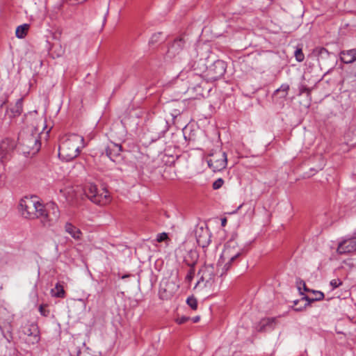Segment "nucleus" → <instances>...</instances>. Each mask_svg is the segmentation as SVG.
Segmentation results:
<instances>
[{
    "instance_id": "1",
    "label": "nucleus",
    "mask_w": 356,
    "mask_h": 356,
    "mask_svg": "<svg viewBox=\"0 0 356 356\" xmlns=\"http://www.w3.org/2000/svg\"><path fill=\"white\" fill-rule=\"evenodd\" d=\"M85 147L83 136L72 134L64 135L60 138L58 157L65 162H70L76 159Z\"/></svg>"
},
{
    "instance_id": "2",
    "label": "nucleus",
    "mask_w": 356,
    "mask_h": 356,
    "mask_svg": "<svg viewBox=\"0 0 356 356\" xmlns=\"http://www.w3.org/2000/svg\"><path fill=\"white\" fill-rule=\"evenodd\" d=\"M244 253V248L239 246L234 238L227 241L217 263L220 275L226 274L233 266L238 264Z\"/></svg>"
},
{
    "instance_id": "3",
    "label": "nucleus",
    "mask_w": 356,
    "mask_h": 356,
    "mask_svg": "<svg viewBox=\"0 0 356 356\" xmlns=\"http://www.w3.org/2000/svg\"><path fill=\"white\" fill-rule=\"evenodd\" d=\"M34 217L31 220L39 219L44 227L54 226L59 220L60 211L58 206L54 202L46 204L37 200L34 209Z\"/></svg>"
},
{
    "instance_id": "4",
    "label": "nucleus",
    "mask_w": 356,
    "mask_h": 356,
    "mask_svg": "<svg viewBox=\"0 0 356 356\" xmlns=\"http://www.w3.org/2000/svg\"><path fill=\"white\" fill-rule=\"evenodd\" d=\"M84 193L87 197L96 204L105 205L111 202L108 191L105 188H99L95 184H86L84 186Z\"/></svg>"
},
{
    "instance_id": "5",
    "label": "nucleus",
    "mask_w": 356,
    "mask_h": 356,
    "mask_svg": "<svg viewBox=\"0 0 356 356\" xmlns=\"http://www.w3.org/2000/svg\"><path fill=\"white\" fill-rule=\"evenodd\" d=\"M19 337L25 339L26 342L29 345H34L40 341V332L37 323L23 320L18 330Z\"/></svg>"
},
{
    "instance_id": "6",
    "label": "nucleus",
    "mask_w": 356,
    "mask_h": 356,
    "mask_svg": "<svg viewBox=\"0 0 356 356\" xmlns=\"http://www.w3.org/2000/svg\"><path fill=\"white\" fill-rule=\"evenodd\" d=\"M200 278L194 286L195 289L211 288L215 280V268L212 264L203 266L199 270Z\"/></svg>"
},
{
    "instance_id": "7",
    "label": "nucleus",
    "mask_w": 356,
    "mask_h": 356,
    "mask_svg": "<svg viewBox=\"0 0 356 356\" xmlns=\"http://www.w3.org/2000/svg\"><path fill=\"white\" fill-rule=\"evenodd\" d=\"M207 162L213 172H220L227 167V154L221 149H216L207 156Z\"/></svg>"
},
{
    "instance_id": "8",
    "label": "nucleus",
    "mask_w": 356,
    "mask_h": 356,
    "mask_svg": "<svg viewBox=\"0 0 356 356\" xmlns=\"http://www.w3.org/2000/svg\"><path fill=\"white\" fill-rule=\"evenodd\" d=\"M19 140L24 154L33 155L40 148V143L38 135L27 134L24 136V134H20Z\"/></svg>"
},
{
    "instance_id": "9",
    "label": "nucleus",
    "mask_w": 356,
    "mask_h": 356,
    "mask_svg": "<svg viewBox=\"0 0 356 356\" xmlns=\"http://www.w3.org/2000/svg\"><path fill=\"white\" fill-rule=\"evenodd\" d=\"M226 69V63L223 60H217L207 69L204 76L208 81H215L223 76Z\"/></svg>"
},
{
    "instance_id": "10",
    "label": "nucleus",
    "mask_w": 356,
    "mask_h": 356,
    "mask_svg": "<svg viewBox=\"0 0 356 356\" xmlns=\"http://www.w3.org/2000/svg\"><path fill=\"white\" fill-rule=\"evenodd\" d=\"M186 42L182 38L175 39L170 45L166 52V57L170 59H181L184 54H186Z\"/></svg>"
},
{
    "instance_id": "11",
    "label": "nucleus",
    "mask_w": 356,
    "mask_h": 356,
    "mask_svg": "<svg viewBox=\"0 0 356 356\" xmlns=\"http://www.w3.org/2000/svg\"><path fill=\"white\" fill-rule=\"evenodd\" d=\"M37 200L33 197L22 199L19 202V207L22 215L29 220L34 217V209Z\"/></svg>"
},
{
    "instance_id": "12",
    "label": "nucleus",
    "mask_w": 356,
    "mask_h": 356,
    "mask_svg": "<svg viewBox=\"0 0 356 356\" xmlns=\"http://www.w3.org/2000/svg\"><path fill=\"white\" fill-rule=\"evenodd\" d=\"M16 147L15 141L11 138H4L0 143V159L3 162L13 153Z\"/></svg>"
},
{
    "instance_id": "13",
    "label": "nucleus",
    "mask_w": 356,
    "mask_h": 356,
    "mask_svg": "<svg viewBox=\"0 0 356 356\" xmlns=\"http://www.w3.org/2000/svg\"><path fill=\"white\" fill-rule=\"evenodd\" d=\"M337 252L340 254H345L356 252V236L345 239L338 245Z\"/></svg>"
},
{
    "instance_id": "14",
    "label": "nucleus",
    "mask_w": 356,
    "mask_h": 356,
    "mask_svg": "<svg viewBox=\"0 0 356 356\" xmlns=\"http://www.w3.org/2000/svg\"><path fill=\"white\" fill-rule=\"evenodd\" d=\"M196 241L199 246L207 248L211 242V235L207 228L199 227L195 230Z\"/></svg>"
},
{
    "instance_id": "15",
    "label": "nucleus",
    "mask_w": 356,
    "mask_h": 356,
    "mask_svg": "<svg viewBox=\"0 0 356 356\" xmlns=\"http://www.w3.org/2000/svg\"><path fill=\"white\" fill-rule=\"evenodd\" d=\"M106 156L113 161H115L116 159L120 156V152H122V146L119 144L110 142L105 149Z\"/></svg>"
},
{
    "instance_id": "16",
    "label": "nucleus",
    "mask_w": 356,
    "mask_h": 356,
    "mask_svg": "<svg viewBox=\"0 0 356 356\" xmlns=\"http://www.w3.org/2000/svg\"><path fill=\"white\" fill-rule=\"evenodd\" d=\"M276 318H266L261 319L256 325L255 329L258 332H267L275 328Z\"/></svg>"
},
{
    "instance_id": "17",
    "label": "nucleus",
    "mask_w": 356,
    "mask_h": 356,
    "mask_svg": "<svg viewBox=\"0 0 356 356\" xmlns=\"http://www.w3.org/2000/svg\"><path fill=\"white\" fill-rule=\"evenodd\" d=\"M65 231L68 233L74 239L81 240L83 236V234L80 229L75 227L70 222H67L65 225Z\"/></svg>"
},
{
    "instance_id": "18",
    "label": "nucleus",
    "mask_w": 356,
    "mask_h": 356,
    "mask_svg": "<svg viewBox=\"0 0 356 356\" xmlns=\"http://www.w3.org/2000/svg\"><path fill=\"white\" fill-rule=\"evenodd\" d=\"M23 111V99L20 98L17 100L15 104L11 106L8 111H7L9 118H16L19 116Z\"/></svg>"
},
{
    "instance_id": "19",
    "label": "nucleus",
    "mask_w": 356,
    "mask_h": 356,
    "mask_svg": "<svg viewBox=\"0 0 356 356\" xmlns=\"http://www.w3.org/2000/svg\"><path fill=\"white\" fill-rule=\"evenodd\" d=\"M340 58L346 64L353 63L356 60V49L342 51L340 53Z\"/></svg>"
},
{
    "instance_id": "20",
    "label": "nucleus",
    "mask_w": 356,
    "mask_h": 356,
    "mask_svg": "<svg viewBox=\"0 0 356 356\" xmlns=\"http://www.w3.org/2000/svg\"><path fill=\"white\" fill-rule=\"evenodd\" d=\"M314 297L309 298L307 296L302 298V300H305L307 302L302 307L294 308L295 311L299 312L305 309L311 302L322 300L324 298V294L323 292L319 291H313Z\"/></svg>"
},
{
    "instance_id": "21",
    "label": "nucleus",
    "mask_w": 356,
    "mask_h": 356,
    "mask_svg": "<svg viewBox=\"0 0 356 356\" xmlns=\"http://www.w3.org/2000/svg\"><path fill=\"white\" fill-rule=\"evenodd\" d=\"M198 253L195 250H191L187 252L184 256V262L189 267H195L198 260Z\"/></svg>"
},
{
    "instance_id": "22",
    "label": "nucleus",
    "mask_w": 356,
    "mask_h": 356,
    "mask_svg": "<svg viewBox=\"0 0 356 356\" xmlns=\"http://www.w3.org/2000/svg\"><path fill=\"white\" fill-rule=\"evenodd\" d=\"M29 26H30L28 24H23L20 26H18L15 31L16 37L19 39L25 38L27 35Z\"/></svg>"
},
{
    "instance_id": "23",
    "label": "nucleus",
    "mask_w": 356,
    "mask_h": 356,
    "mask_svg": "<svg viewBox=\"0 0 356 356\" xmlns=\"http://www.w3.org/2000/svg\"><path fill=\"white\" fill-rule=\"evenodd\" d=\"M55 289L56 290V292L53 294V296L56 298L65 297V292L62 285L57 283L55 286Z\"/></svg>"
},
{
    "instance_id": "24",
    "label": "nucleus",
    "mask_w": 356,
    "mask_h": 356,
    "mask_svg": "<svg viewBox=\"0 0 356 356\" xmlns=\"http://www.w3.org/2000/svg\"><path fill=\"white\" fill-rule=\"evenodd\" d=\"M195 273V267H190L189 270L188 271L186 277H185V282L187 283L188 285L191 284Z\"/></svg>"
},
{
    "instance_id": "25",
    "label": "nucleus",
    "mask_w": 356,
    "mask_h": 356,
    "mask_svg": "<svg viewBox=\"0 0 356 356\" xmlns=\"http://www.w3.org/2000/svg\"><path fill=\"white\" fill-rule=\"evenodd\" d=\"M186 302L188 305L193 310L197 309V301L194 297H188L186 300Z\"/></svg>"
},
{
    "instance_id": "26",
    "label": "nucleus",
    "mask_w": 356,
    "mask_h": 356,
    "mask_svg": "<svg viewBox=\"0 0 356 356\" xmlns=\"http://www.w3.org/2000/svg\"><path fill=\"white\" fill-rule=\"evenodd\" d=\"M294 56L296 60L298 62H302L305 58L304 54L302 53V49L300 48H298L295 51Z\"/></svg>"
},
{
    "instance_id": "27",
    "label": "nucleus",
    "mask_w": 356,
    "mask_h": 356,
    "mask_svg": "<svg viewBox=\"0 0 356 356\" xmlns=\"http://www.w3.org/2000/svg\"><path fill=\"white\" fill-rule=\"evenodd\" d=\"M224 184V180L222 178H218L213 183V188L214 190H218Z\"/></svg>"
},
{
    "instance_id": "28",
    "label": "nucleus",
    "mask_w": 356,
    "mask_h": 356,
    "mask_svg": "<svg viewBox=\"0 0 356 356\" xmlns=\"http://www.w3.org/2000/svg\"><path fill=\"white\" fill-rule=\"evenodd\" d=\"M298 90H299V94H298L299 95H301L305 92L307 93L308 95L310 94L309 88H308L307 87V86L305 84H300L298 87Z\"/></svg>"
},
{
    "instance_id": "29",
    "label": "nucleus",
    "mask_w": 356,
    "mask_h": 356,
    "mask_svg": "<svg viewBox=\"0 0 356 356\" xmlns=\"http://www.w3.org/2000/svg\"><path fill=\"white\" fill-rule=\"evenodd\" d=\"M289 90V85L287 83H284L281 85V86L276 90V92H278L279 91H283L285 92L284 96L287 95L288 90Z\"/></svg>"
},
{
    "instance_id": "30",
    "label": "nucleus",
    "mask_w": 356,
    "mask_h": 356,
    "mask_svg": "<svg viewBox=\"0 0 356 356\" xmlns=\"http://www.w3.org/2000/svg\"><path fill=\"white\" fill-rule=\"evenodd\" d=\"M168 238V234L165 232L157 234L156 241L158 242H163Z\"/></svg>"
},
{
    "instance_id": "31",
    "label": "nucleus",
    "mask_w": 356,
    "mask_h": 356,
    "mask_svg": "<svg viewBox=\"0 0 356 356\" xmlns=\"http://www.w3.org/2000/svg\"><path fill=\"white\" fill-rule=\"evenodd\" d=\"M341 284H342V282H341V280L339 279H334L330 281V285L332 286L333 289H337Z\"/></svg>"
},
{
    "instance_id": "32",
    "label": "nucleus",
    "mask_w": 356,
    "mask_h": 356,
    "mask_svg": "<svg viewBox=\"0 0 356 356\" xmlns=\"http://www.w3.org/2000/svg\"><path fill=\"white\" fill-rule=\"evenodd\" d=\"M190 319L189 317L188 316H181V317H178L175 319V322L178 324H183V323H185L186 322H187L188 320Z\"/></svg>"
},
{
    "instance_id": "33",
    "label": "nucleus",
    "mask_w": 356,
    "mask_h": 356,
    "mask_svg": "<svg viewBox=\"0 0 356 356\" xmlns=\"http://www.w3.org/2000/svg\"><path fill=\"white\" fill-rule=\"evenodd\" d=\"M161 33H155V34H154V35L152 36V38H151V40H150V41H151L152 42H154V41H155V42H156V41L159 40V37L161 36Z\"/></svg>"
},
{
    "instance_id": "34",
    "label": "nucleus",
    "mask_w": 356,
    "mask_h": 356,
    "mask_svg": "<svg viewBox=\"0 0 356 356\" xmlns=\"http://www.w3.org/2000/svg\"><path fill=\"white\" fill-rule=\"evenodd\" d=\"M62 3H57L56 5H55L54 6V10L56 13H57L58 12H59L62 8Z\"/></svg>"
},
{
    "instance_id": "35",
    "label": "nucleus",
    "mask_w": 356,
    "mask_h": 356,
    "mask_svg": "<svg viewBox=\"0 0 356 356\" xmlns=\"http://www.w3.org/2000/svg\"><path fill=\"white\" fill-rule=\"evenodd\" d=\"M39 311H40V314H41L42 316H47V314H46V313H45V311H44V307H43V305H40V306L39 307Z\"/></svg>"
},
{
    "instance_id": "36",
    "label": "nucleus",
    "mask_w": 356,
    "mask_h": 356,
    "mask_svg": "<svg viewBox=\"0 0 356 356\" xmlns=\"http://www.w3.org/2000/svg\"><path fill=\"white\" fill-rule=\"evenodd\" d=\"M200 317L199 316H196L192 318V321L193 323H197L200 321Z\"/></svg>"
},
{
    "instance_id": "37",
    "label": "nucleus",
    "mask_w": 356,
    "mask_h": 356,
    "mask_svg": "<svg viewBox=\"0 0 356 356\" xmlns=\"http://www.w3.org/2000/svg\"><path fill=\"white\" fill-rule=\"evenodd\" d=\"M226 223H227V219L226 218L221 219V225L222 227H225L226 225Z\"/></svg>"
},
{
    "instance_id": "38",
    "label": "nucleus",
    "mask_w": 356,
    "mask_h": 356,
    "mask_svg": "<svg viewBox=\"0 0 356 356\" xmlns=\"http://www.w3.org/2000/svg\"><path fill=\"white\" fill-rule=\"evenodd\" d=\"M189 65H190V69L191 70H196V67H195V63H189Z\"/></svg>"
},
{
    "instance_id": "39",
    "label": "nucleus",
    "mask_w": 356,
    "mask_h": 356,
    "mask_svg": "<svg viewBox=\"0 0 356 356\" xmlns=\"http://www.w3.org/2000/svg\"><path fill=\"white\" fill-rule=\"evenodd\" d=\"M300 301H302V299L300 300H295L294 301V305H296Z\"/></svg>"
},
{
    "instance_id": "40",
    "label": "nucleus",
    "mask_w": 356,
    "mask_h": 356,
    "mask_svg": "<svg viewBox=\"0 0 356 356\" xmlns=\"http://www.w3.org/2000/svg\"><path fill=\"white\" fill-rule=\"evenodd\" d=\"M127 276L128 275H124V276L122 277V278H127Z\"/></svg>"
},
{
    "instance_id": "41",
    "label": "nucleus",
    "mask_w": 356,
    "mask_h": 356,
    "mask_svg": "<svg viewBox=\"0 0 356 356\" xmlns=\"http://www.w3.org/2000/svg\"><path fill=\"white\" fill-rule=\"evenodd\" d=\"M87 1V0H83V2H85V1Z\"/></svg>"
}]
</instances>
